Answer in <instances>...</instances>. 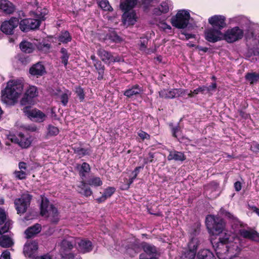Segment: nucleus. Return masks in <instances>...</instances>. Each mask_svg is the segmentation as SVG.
Returning <instances> with one entry per match:
<instances>
[{
  "label": "nucleus",
  "instance_id": "nucleus-1",
  "mask_svg": "<svg viewBox=\"0 0 259 259\" xmlns=\"http://www.w3.org/2000/svg\"><path fill=\"white\" fill-rule=\"evenodd\" d=\"M219 240L215 247L213 245L219 259H232L240 252L241 240L235 235L225 233L219 237Z\"/></svg>",
  "mask_w": 259,
  "mask_h": 259
},
{
  "label": "nucleus",
  "instance_id": "nucleus-2",
  "mask_svg": "<svg viewBox=\"0 0 259 259\" xmlns=\"http://www.w3.org/2000/svg\"><path fill=\"white\" fill-rule=\"evenodd\" d=\"M23 83L21 79L10 80L4 90L2 91V100L6 103L15 102L22 94Z\"/></svg>",
  "mask_w": 259,
  "mask_h": 259
},
{
  "label": "nucleus",
  "instance_id": "nucleus-3",
  "mask_svg": "<svg viewBox=\"0 0 259 259\" xmlns=\"http://www.w3.org/2000/svg\"><path fill=\"white\" fill-rule=\"evenodd\" d=\"M220 213L229 220L232 228L235 231L238 230L242 237L255 241H259V234L256 231L240 229L242 226V223L233 214L223 208L220 209Z\"/></svg>",
  "mask_w": 259,
  "mask_h": 259
},
{
  "label": "nucleus",
  "instance_id": "nucleus-4",
  "mask_svg": "<svg viewBox=\"0 0 259 259\" xmlns=\"http://www.w3.org/2000/svg\"><path fill=\"white\" fill-rule=\"evenodd\" d=\"M40 214L42 216L49 218L53 223H57L59 220L57 208L53 205H50L48 199L44 197H41Z\"/></svg>",
  "mask_w": 259,
  "mask_h": 259
},
{
  "label": "nucleus",
  "instance_id": "nucleus-5",
  "mask_svg": "<svg viewBox=\"0 0 259 259\" xmlns=\"http://www.w3.org/2000/svg\"><path fill=\"white\" fill-rule=\"evenodd\" d=\"M75 168L79 171V176L82 179V181L78 186V191L85 196H91L92 191L89 187L87 186V184L83 181L86 175L90 171V165L87 162H83L82 164H77Z\"/></svg>",
  "mask_w": 259,
  "mask_h": 259
},
{
  "label": "nucleus",
  "instance_id": "nucleus-6",
  "mask_svg": "<svg viewBox=\"0 0 259 259\" xmlns=\"http://www.w3.org/2000/svg\"><path fill=\"white\" fill-rule=\"evenodd\" d=\"M47 14V10H42L40 14H37V16L35 19H25L20 21V28L23 31H28L31 29H35L37 28L40 22L42 20H45V16Z\"/></svg>",
  "mask_w": 259,
  "mask_h": 259
},
{
  "label": "nucleus",
  "instance_id": "nucleus-7",
  "mask_svg": "<svg viewBox=\"0 0 259 259\" xmlns=\"http://www.w3.org/2000/svg\"><path fill=\"white\" fill-rule=\"evenodd\" d=\"M206 225L207 229L214 234L222 233L225 227V223L222 219L209 215L206 218Z\"/></svg>",
  "mask_w": 259,
  "mask_h": 259
},
{
  "label": "nucleus",
  "instance_id": "nucleus-8",
  "mask_svg": "<svg viewBox=\"0 0 259 259\" xmlns=\"http://www.w3.org/2000/svg\"><path fill=\"white\" fill-rule=\"evenodd\" d=\"M190 15L188 11L182 10L171 19V23L173 26L178 28H186L189 22Z\"/></svg>",
  "mask_w": 259,
  "mask_h": 259
},
{
  "label": "nucleus",
  "instance_id": "nucleus-9",
  "mask_svg": "<svg viewBox=\"0 0 259 259\" xmlns=\"http://www.w3.org/2000/svg\"><path fill=\"white\" fill-rule=\"evenodd\" d=\"M244 36V31L238 26L227 30L223 33V39L228 43H233L241 39Z\"/></svg>",
  "mask_w": 259,
  "mask_h": 259
},
{
  "label": "nucleus",
  "instance_id": "nucleus-10",
  "mask_svg": "<svg viewBox=\"0 0 259 259\" xmlns=\"http://www.w3.org/2000/svg\"><path fill=\"white\" fill-rule=\"evenodd\" d=\"M31 198L32 196L26 193L23 194L20 198L15 200L14 204L18 213H24L26 211Z\"/></svg>",
  "mask_w": 259,
  "mask_h": 259
},
{
  "label": "nucleus",
  "instance_id": "nucleus-11",
  "mask_svg": "<svg viewBox=\"0 0 259 259\" xmlns=\"http://www.w3.org/2000/svg\"><path fill=\"white\" fill-rule=\"evenodd\" d=\"M73 244L71 241L64 240L61 244V248L60 250V254L63 259H81L79 255L73 254L69 252L73 248Z\"/></svg>",
  "mask_w": 259,
  "mask_h": 259
},
{
  "label": "nucleus",
  "instance_id": "nucleus-12",
  "mask_svg": "<svg viewBox=\"0 0 259 259\" xmlns=\"http://www.w3.org/2000/svg\"><path fill=\"white\" fill-rule=\"evenodd\" d=\"M204 36L208 41L215 42L223 39V33L219 29L210 27L205 30Z\"/></svg>",
  "mask_w": 259,
  "mask_h": 259
},
{
  "label": "nucleus",
  "instance_id": "nucleus-13",
  "mask_svg": "<svg viewBox=\"0 0 259 259\" xmlns=\"http://www.w3.org/2000/svg\"><path fill=\"white\" fill-rule=\"evenodd\" d=\"M51 95L56 99L59 100L63 105L65 106L68 102L69 98L71 96V92L65 89L57 88L52 90Z\"/></svg>",
  "mask_w": 259,
  "mask_h": 259
},
{
  "label": "nucleus",
  "instance_id": "nucleus-14",
  "mask_svg": "<svg viewBox=\"0 0 259 259\" xmlns=\"http://www.w3.org/2000/svg\"><path fill=\"white\" fill-rule=\"evenodd\" d=\"M19 24H20L19 19L15 17H12L9 20L5 21L2 23L1 30L6 34H12Z\"/></svg>",
  "mask_w": 259,
  "mask_h": 259
},
{
  "label": "nucleus",
  "instance_id": "nucleus-15",
  "mask_svg": "<svg viewBox=\"0 0 259 259\" xmlns=\"http://www.w3.org/2000/svg\"><path fill=\"white\" fill-rule=\"evenodd\" d=\"M186 91L182 89H174L170 90H162L159 92V97L165 99H172L183 96Z\"/></svg>",
  "mask_w": 259,
  "mask_h": 259
},
{
  "label": "nucleus",
  "instance_id": "nucleus-16",
  "mask_svg": "<svg viewBox=\"0 0 259 259\" xmlns=\"http://www.w3.org/2000/svg\"><path fill=\"white\" fill-rule=\"evenodd\" d=\"M122 16V22L126 27L134 25L138 17L136 11H125Z\"/></svg>",
  "mask_w": 259,
  "mask_h": 259
},
{
  "label": "nucleus",
  "instance_id": "nucleus-17",
  "mask_svg": "<svg viewBox=\"0 0 259 259\" xmlns=\"http://www.w3.org/2000/svg\"><path fill=\"white\" fill-rule=\"evenodd\" d=\"M209 24L211 27L221 30L226 26V18L223 15H214L209 18L208 20Z\"/></svg>",
  "mask_w": 259,
  "mask_h": 259
},
{
  "label": "nucleus",
  "instance_id": "nucleus-18",
  "mask_svg": "<svg viewBox=\"0 0 259 259\" xmlns=\"http://www.w3.org/2000/svg\"><path fill=\"white\" fill-rule=\"evenodd\" d=\"M171 7L172 4L170 0L163 1L158 6L152 10V14L154 16H160L162 14L167 13Z\"/></svg>",
  "mask_w": 259,
  "mask_h": 259
},
{
  "label": "nucleus",
  "instance_id": "nucleus-19",
  "mask_svg": "<svg viewBox=\"0 0 259 259\" xmlns=\"http://www.w3.org/2000/svg\"><path fill=\"white\" fill-rule=\"evenodd\" d=\"M97 53L101 60L106 64H110L111 63L119 61V60L113 56L111 52L103 48H101L98 49Z\"/></svg>",
  "mask_w": 259,
  "mask_h": 259
},
{
  "label": "nucleus",
  "instance_id": "nucleus-20",
  "mask_svg": "<svg viewBox=\"0 0 259 259\" xmlns=\"http://www.w3.org/2000/svg\"><path fill=\"white\" fill-rule=\"evenodd\" d=\"M38 94L37 89L35 86H30L26 90L24 97L21 100L22 105L31 104L32 99L37 96Z\"/></svg>",
  "mask_w": 259,
  "mask_h": 259
},
{
  "label": "nucleus",
  "instance_id": "nucleus-21",
  "mask_svg": "<svg viewBox=\"0 0 259 259\" xmlns=\"http://www.w3.org/2000/svg\"><path fill=\"white\" fill-rule=\"evenodd\" d=\"M11 140L12 142L18 144L22 148H27L31 144L30 138L24 136L22 133L18 135V137H12Z\"/></svg>",
  "mask_w": 259,
  "mask_h": 259
},
{
  "label": "nucleus",
  "instance_id": "nucleus-22",
  "mask_svg": "<svg viewBox=\"0 0 259 259\" xmlns=\"http://www.w3.org/2000/svg\"><path fill=\"white\" fill-rule=\"evenodd\" d=\"M37 249L38 245L36 242H27L24 246L23 252L26 256L30 257L35 253Z\"/></svg>",
  "mask_w": 259,
  "mask_h": 259
},
{
  "label": "nucleus",
  "instance_id": "nucleus-23",
  "mask_svg": "<svg viewBox=\"0 0 259 259\" xmlns=\"http://www.w3.org/2000/svg\"><path fill=\"white\" fill-rule=\"evenodd\" d=\"M233 21L242 27L256 28L258 27L257 24L252 23L247 18L243 16H238L233 18Z\"/></svg>",
  "mask_w": 259,
  "mask_h": 259
},
{
  "label": "nucleus",
  "instance_id": "nucleus-24",
  "mask_svg": "<svg viewBox=\"0 0 259 259\" xmlns=\"http://www.w3.org/2000/svg\"><path fill=\"white\" fill-rule=\"evenodd\" d=\"M137 3L138 0H120V8L122 11H135L133 9Z\"/></svg>",
  "mask_w": 259,
  "mask_h": 259
},
{
  "label": "nucleus",
  "instance_id": "nucleus-25",
  "mask_svg": "<svg viewBox=\"0 0 259 259\" xmlns=\"http://www.w3.org/2000/svg\"><path fill=\"white\" fill-rule=\"evenodd\" d=\"M0 9L6 14H11L14 12L15 7L11 2L8 0H1Z\"/></svg>",
  "mask_w": 259,
  "mask_h": 259
},
{
  "label": "nucleus",
  "instance_id": "nucleus-26",
  "mask_svg": "<svg viewBox=\"0 0 259 259\" xmlns=\"http://www.w3.org/2000/svg\"><path fill=\"white\" fill-rule=\"evenodd\" d=\"M44 65L38 63L33 65L29 69V73L33 76H41L45 73Z\"/></svg>",
  "mask_w": 259,
  "mask_h": 259
},
{
  "label": "nucleus",
  "instance_id": "nucleus-27",
  "mask_svg": "<svg viewBox=\"0 0 259 259\" xmlns=\"http://www.w3.org/2000/svg\"><path fill=\"white\" fill-rule=\"evenodd\" d=\"M78 250L82 252L86 253L93 249L92 243L88 240H81L78 243Z\"/></svg>",
  "mask_w": 259,
  "mask_h": 259
},
{
  "label": "nucleus",
  "instance_id": "nucleus-28",
  "mask_svg": "<svg viewBox=\"0 0 259 259\" xmlns=\"http://www.w3.org/2000/svg\"><path fill=\"white\" fill-rule=\"evenodd\" d=\"M14 241L11 235H2L0 236V246L4 248H9L12 246Z\"/></svg>",
  "mask_w": 259,
  "mask_h": 259
},
{
  "label": "nucleus",
  "instance_id": "nucleus-29",
  "mask_svg": "<svg viewBox=\"0 0 259 259\" xmlns=\"http://www.w3.org/2000/svg\"><path fill=\"white\" fill-rule=\"evenodd\" d=\"M143 91V90L141 87L139 85L136 84L132 86V88L126 90L124 93V95L128 98H131L135 95L141 94Z\"/></svg>",
  "mask_w": 259,
  "mask_h": 259
},
{
  "label": "nucleus",
  "instance_id": "nucleus-30",
  "mask_svg": "<svg viewBox=\"0 0 259 259\" xmlns=\"http://www.w3.org/2000/svg\"><path fill=\"white\" fill-rule=\"evenodd\" d=\"M28 116L35 119L38 122H42L45 119L46 115L39 110L33 109L28 112Z\"/></svg>",
  "mask_w": 259,
  "mask_h": 259
},
{
  "label": "nucleus",
  "instance_id": "nucleus-31",
  "mask_svg": "<svg viewBox=\"0 0 259 259\" xmlns=\"http://www.w3.org/2000/svg\"><path fill=\"white\" fill-rule=\"evenodd\" d=\"M20 48L25 53H31L34 50L35 45L28 41L23 40L20 44Z\"/></svg>",
  "mask_w": 259,
  "mask_h": 259
},
{
  "label": "nucleus",
  "instance_id": "nucleus-32",
  "mask_svg": "<svg viewBox=\"0 0 259 259\" xmlns=\"http://www.w3.org/2000/svg\"><path fill=\"white\" fill-rule=\"evenodd\" d=\"M186 159L185 156L182 152H179L175 150L170 151L169 154L167 156L168 160H174L175 161H183Z\"/></svg>",
  "mask_w": 259,
  "mask_h": 259
},
{
  "label": "nucleus",
  "instance_id": "nucleus-33",
  "mask_svg": "<svg viewBox=\"0 0 259 259\" xmlns=\"http://www.w3.org/2000/svg\"><path fill=\"white\" fill-rule=\"evenodd\" d=\"M41 226L38 224L28 228L25 232L26 237L30 238L32 237L34 235L38 233L41 231Z\"/></svg>",
  "mask_w": 259,
  "mask_h": 259
},
{
  "label": "nucleus",
  "instance_id": "nucleus-34",
  "mask_svg": "<svg viewBox=\"0 0 259 259\" xmlns=\"http://www.w3.org/2000/svg\"><path fill=\"white\" fill-rule=\"evenodd\" d=\"M142 247L145 253V257H147L146 256H149V258L150 257H154V256L156 254V249L155 246L150 245L147 243H144L142 245Z\"/></svg>",
  "mask_w": 259,
  "mask_h": 259
},
{
  "label": "nucleus",
  "instance_id": "nucleus-35",
  "mask_svg": "<svg viewBox=\"0 0 259 259\" xmlns=\"http://www.w3.org/2000/svg\"><path fill=\"white\" fill-rule=\"evenodd\" d=\"M197 259H215L214 255L210 250L203 249L197 254Z\"/></svg>",
  "mask_w": 259,
  "mask_h": 259
},
{
  "label": "nucleus",
  "instance_id": "nucleus-36",
  "mask_svg": "<svg viewBox=\"0 0 259 259\" xmlns=\"http://www.w3.org/2000/svg\"><path fill=\"white\" fill-rule=\"evenodd\" d=\"M115 188L112 187H109L106 188L102 196L97 199V201L99 202L104 201L107 198L110 197L112 194L115 192Z\"/></svg>",
  "mask_w": 259,
  "mask_h": 259
},
{
  "label": "nucleus",
  "instance_id": "nucleus-37",
  "mask_svg": "<svg viewBox=\"0 0 259 259\" xmlns=\"http://www.w3.org/2000/svg\"><path fill=\"white\" fill-rule=\"evenodd\" d=\"M94 66H95L96 70L99 74L98 79L99 80L102 79L105 70L104 66L102 64L100 61H97L96 63H94Z\"/></svg>",
  "mask_w": 259,
  "mask_h": 259
},
{
  "label": "nucleus",
  "instance_id": "nucleus-38",
  "mask_svg": "<svg viewBox=\"0 0 259 259\" xmlns=\"http://www.w3.org/2000/svg\"><path fill=\"white\" fill-rule=\"evenodd\" d=\"M200 243V241L196 237H192L190 242L188 243V248L191 250H194L196 252V250Z\"/></svg>",
  "mask_w": 259,
  "mask_h": 259
},
{
  "label": "nucleus",
  "instance_id": "nucleus-39",
  "mask_svg": "<svg viewBox=\"0 0 259 259\" xmlns=\"http://www.w3.org/2000/svg\"><path fill=\"white\" fill-rule=\"evenodd\" d=\"M72 37L67 31L61 32L59 36L58 40L62 43H67L71 40Z\"/></svg>",
  "mask_w": 259,
  "mask_h": 259
},
{
  "label": "nucleus",
  "instance_id": "nucleus-40",
  "mask_svg": "<svg viewBox=\"0 0 259 259\" xmlns=\"http://www.w3.org/2000/svg\"><path fill=\"white\" fill-rule=\"evenodd\" d=\"M245 78L251 84H253L259 81V73H248L246 74Z\"/></svg>",
  "mask_w": 259,
  "mask_h": 259
},
{
  "label": "nucleus",
  "instance_id": "nucleus-41",
  "mask_svg": "<svg viewBox=\"0 0 259 259\" xmlns=\"http://www.w3.org/2000/svg\"><path fill=\"white\" fill-rule=\"evenodd\" d=\"M97 3L100 7L104 11H112L113 10L107 0H97Z\"/></svg>",
  "mask_w": 259,
  "mask_h": 259
},
{
  "label": "nucleus",
  "instance_id": "nucleus-42",
  "mask_svg": "<svg viewBox=\"0 0 259 259\" xmlns=\"http://www.w3.org/2000/svg\"><path fill=\"white\" fill-rule=\"evenodd\" d=\"M87 184L92 186L98 187L102 185V181L99 177H91L87 181Z\"/></svg>",
  "mask_w": 259,
  "mask_h": 259
},
{
  "label": "nucleus",
  "instance_id": "nucleus-43",
  "mask_svg": "<svg viewBox=\"0 0 259 259\" xmlns=\"http://www.w3.org/2000/svg\"><path fill=\"white\" fill-rule=\"evenodd\" d=\"M4 225L0 228V234H2L8 232L10 229L12 227L13 223L11 221L7 220L4 222Z\"/></svg>",
  "mask_w": 259,
  "mask_h": 259
},
{
  "label": "nucleus",
  "instance_id": "nucleus-44",
  "mask_svg": "<svg viewBox=\"0 0 259 259\" xmlns=\"http://www.w3.org/2000/svg\"><path fill=\"white\" fill-rule=\"evenodd\" d=\"M141 248L139 245L134 244L131 247L128 248L126 249V252L131 256H134L139 252Z\"/></svg>",
  "mask_w": 259,
  "mask_h": 259
},
{
  "label": "nucleus",
  "instance_id": "nucleus-45",
  "mask_svg": "<svg viewBox=\"0 0 259 259\" xmlns=\"http://www.w3.org/2000/svg\"><path fill=\"white\" fill-rule=\"evenodd\" d=\"M196 255V252L194 250L188 249L184 252L182 254V259H194Z\"/></svg>",
  "mask_w": 259,
  "mask_h": 259
},
{
  "label": "nucleus",
  "instance_id": "nucleus-46",
  "mask_svg": "<svg viewBox=\"0 0 259 259\" xmlns=\"http://www.w3.org/2000/svg\"><path fill=\"white\" fill-rule=\"evenodd\" d=\"M47 136H55L58 134L59 129L58 127L52 125H49L47 128Z\"/></svg>",
  "mask_w": 259,
  "mask_h": 259
},
{
  "label": "nucleus",
  "instance_id": "nucleus-47",
  "mask_svg": "<svg viewBox=\"0 0 259 259\" xmlns=\"http://www.w3.org/2000/svg\"><path fill=\"white\" fill-rule=\"evenodd\" d=\"M14 177L18 180H24L26 178L27 174H25V172L20 171V170H15L13 172Z\"/></svg>",
  "mask_w": 259,
  "mask_h": 259
},
{
  "label": "nucleus",
  "instance_id": "nucleus-48",
  "mask_svg": "<svg viewBox=\"0 0 259 259\" xmlns=\"http://www.w3.org/2000/svg\"><path fill=\"white\" fill-rule=\"evenodd\" d=\"M61 53L62 54L61 56L62 62L65 66H66L67 65L68 60L69 58L67 51L65 49L62 48L61 50Z\"/></svg>",
  "mask_w": 259,
  "mask_h": 259
},
{
  "label": "nucleus",
  "instance_id": "nucleus-49",
  "mask_svg": "<svg viewBox=\"0 0 259 259\" xmlns=\"http://www.w3.org/2000/svg\"><path fill=\"white\" fill-rule=\"evenodd\" d=\"M159 27L161 29H162L166 32H168L171 29V26L169 25L166 23L164 21H161V22H159Z\"/></svg>",
  "mask_w": 259,
  "mask_h": 259
},
{
  "label": "nucleus",
  "instance_id": "nucleus-50",
  "mask_svg": "<svg viewBox=\"0 0 259 259\" xmlns=\"http://www.w3.org/2000/svg\"><path fill=\"white\" fill-rule=\"evenodd\" d=\"M19 169L20 171L25 172V174H28V170L27 164L26 163L24 162H20L18 164Z\"/></svg>",
  "mask_w": 259,
  "mask_h": 259
},
{
  "label": "nucleus",
  "instance_id": "nucleus-51",
  "mask_svg": "<svg viewBox=\"0 0 259 259\" xmlns=\"http://www.w3.org/2000/svg\"><path fill=\"white\" fill-rule=\"evenodd\" d=\"M7 214L5 210L0 207V225L6 220Z\"/></svg>",
  "mask_w": 259,
  "mask_h": 259
},
{
  "label": "nucleus",
  "instance_id": "nucleus-52",
  "mask_svg": "<svg viewBox=\"0 0 259 259\" xmlns=\"http://www.w3.org/2000/svg\"><path fill=\"white\" fill-rule=\"evenodd\" d=\"M76 152L79 155L82 156L90 154V150L84 148H78L76 150Z\"/></svg>",
  "mask_w": 259,
  "mask_h": 259
},
{
  "label": "nucleus",
  "instance_id": "nucleus-53",
  "mask_svg": "<svg viewBox=\"0 0 259 259\" xmlns=\"http://www.w3.org/2000/svg\"><path fill=\"white\" fill-rule=\"evenodd\" d=\"M76 93L80 101H82L84 98V95L82 89L81 88H77L76 89Z\"/></svg>",
  "mask_w": 259,
  "mask_h": 259
},
{
  "label": "nucleus",
  "instance_id": "nucleus-54",
  "mask_svg": "<svg viewBox=\"0 0 259 259\" xmlns=\"http://www.w3.org/2000/svg\"><path fill=\"white\" fill-rule=\"evenodd\" d=\"M208 88V94L210 95H212V93L215 92V89L217 88V84L215 83H212L209 87H207Z\"/></svg>",
  "mask_w": 259,
  "mask_h": 259
},
{
  "label": "nucleus",
  "instance_id": "nucleus-55",
  "mask_svg": "<svg viewBox=\"0 0 259 259\" xmlns=\"http://www.w3.org/2000/svg\"><path fill=\"white\" fill-rule=\"evenodd\" d=\"M144 5V10L146 11L148 8V5L151 3H153L155 0H141Z\"/></svg>",
  "mask_w": 259,
  "mask_h": 259
},
{
  "label": "nucleus",
  "instance_id": "nucleus-56",
  "mask_svg": "<svg viewBox=\"0 0 259 259\" xmlns=\"http://www.w3.org/2000/svg\"><path fill=\"white\" fill-rule=\"evenodd\" d=\"M0 259H10V252L8 250L4 251L2 253Z\"/></svg>",
  "mask_w": 259,
  "mask_h": 259
},
{
  "label": "nucleus",
  "instance_id": "nucleus-57",
  "mask_svg": "<svg viewBox=\"0 0 259 259\" xmlns=\"http://www.w3.org/2000/svg\"><path fill=\"white\" fill-rule=\"evenodd\" d=\"M139 136L143 140L149 139V135L144 131H140L138 133Z\"/></svg>",
  "mask_w": 259,
  "mask_h": 259
},
{
  "label": "nucleus",
  "instance_id": "nucleus-58",
  "mask_svg": "<svg viewBox=\"0 0 259 259\" xmlns=\"http://www.w3.org/2000/svg\"><path fill=\"white\" fill-rule=\"evenodd\" d=\"M144 167V166H138L136 167V168L134 169V170L133 171V174L134 175L133 178V179H136L138 174H139L140 169H143Z\"/></svg>",
  "mask_w": 259,
  "mask_h": 259
},
{
  "label": "nucleus",
  "instance_id": "nucleus-59",
  "mask_svg": "<svg viewBox=\"0 0 259 259\" xmlns=\"http://www.w3.org/2000/svg\"><path fill=\"white\" fill-rule=\"evenodd\" d=\"M181 131V128L179 126H176L172 129V135L175 137H177L179 135V133Z\"/></svg>",
  "mask_w": 259,
  "mask_h": 259
},
{
  "label": "nucleus",
  "instance_id": "nucleus-60",
  "mask_svg": "<svg viewBox=\"0 0 259 259\" xmlns=\"http://www.w3.org/2000/svg\"><path fill=\"white\" fill-rule=\"evenodd\" d=\"M234 188L236 191H240L242 188L241 183L239 181L235 182L234 183Z\"/></svg>",
  "mask_w": 259,
  "mask_h": 259
},
{
  "label": "nucleus",
  "instance_id": "nucleus-61",
  "mask_svg": "<svg viewBox=\"0 0 259 259\" xmlns=\"http://www.w3.org/2000/svg\"><path fill=\"white\" fill-rule=\"evenodd\" d=\"M148 41L147 40H144L143 41H141L140 44V49L141 51H145L147 44Z\"/></svg>",
  "mask_w": 259,
  "mask_h": 259
},
{
  "label": "nucleus",
  "instance_id": "nucleus-62",
  "mask_svg": "<svg viewBox=\"0 0 259 259\" xmlns=\"http://www.w3.org/2000/svg\"><path fill=\"white\" fill-rule=\"evenodd\" d=\"M203 89H202V87H199V88H198L197 89L194 90L193 91V93L195 94V95H197L199 93H201V94H203Z\"/></svg>",
  "mask_w": 259,
  "mask_h": 259
},
{
  "label": "nucleus",
  "instance_id": "nucleus-63",
  "mask_svg": "<svg viewBox=\"0 0 259 259\" xmlns=\"http://www.w3.org/2000/svg\"><path fill=\"white\" fill-rule=\"evenodd\" d=\"M251 148L252 150H253V151L257 152L258 151H259V144L256 143L253 145L252 146H251Z\"/></svg>",
  "mask_w": 259,
  "mask_h": 259
},
{
  "label": "nucleus",
  "instance_id": "nucleus-64",
  "mask_svg": "<svg viewBox=\"0 0 259 259\" xmlns=\"http://www.w3.org/2000/svg\"><path fill=\"white\" fill-rule=\"evenodd\" d=\"M34 259H52L51 256L48 254L42 256H37Z\"/></svg>",
  "mask_w": 259,
  "mask_h": 259
}]
</instances>
